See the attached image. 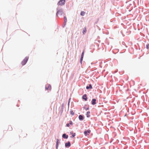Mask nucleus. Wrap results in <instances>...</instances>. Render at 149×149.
<instances>
[{"mask_svg":"<svg viewBox=\"0 0 149 149\" xmlns=\"http://www.w3.org/2000/svg\"><path fill=\"white\" fill-rule=\"evenodd\" d=\"M56 141V148L57 149L58 144L60 142L59 141V139H57Z\"/></svg>","mask_w":149,"mask_h":149,"instance_id":"obj_13","label":"nucleus"},{"mask_svg":"<svg viewBox=\"0 0 149 149\" xmlns=\"http://www.w3.org/2000/svg\"><path fill=\"white\" fill-rule=\"evenodd\" d=\"M91 132V130H88L87 131H85L84 133L85 136L89 135Z\"/></svg>","mask_w":149,"mask_h":149,"instance_id":"obj_3","label":"nucleus"},{"mask_svg":"<svg viewBox=\"0 0 149 149\" xmlns=\"http://www.w3.org/2000/svg\"><path fill=\"white\" fill-rule=\"evenodd\" d=\"M70 134H71L72 135V136L71 137L72 138L73 137H74L75 135V133H73L72 132H70Z\"/></svg>","mask_w":149,"mask_h":149,"instance_id":"obj_12","label":"nucleus"},{"mask_svg":"<svg viewBox=\"0 0 149 149\" xmlns=\"http://www.w3.org/2000/svg\"><path fill=\"white\" fill-rule=\"evenodd\" d=\"M69 124H70L71 125H72V124H73L72 122L71 121H70V123Z\"/></svg>","mask_w":149,"mask_h":149,"instance_id":"obj_22","label":"nucleus"},{"mask_svg":"<svg viewBox=\"0 0 149 149\" xmlns=\"http://www.w3.org/2000/svg\"><path fill=\"white\" fill-rule=\"evenodd\" d=\"M87 30H86V27H84V29L83 31H82V32L84 34L86 32Z\"/></svg>","mask_w":149,"mask_h":149,"instance_id":"obj_11","label":"nucleus"},{"mask_svg":"<svg viewBox=\"0 0 149 149\" xmlns=\"http://www.w3.org/2000/svg\"><path fill=\"white\" fill-rule=\"evenodd\" d=\"M62 137L64 138L67 139L68 137V136L66 135L65 134H64L62 135Z\"/></svg>","mask_w":149,"mask_h":149,"instance_id":"obj_10","label":"nucleus"},{"mask_svg":"<svg viewBox=\"0 0 149 149\" xmlns=\"http://www.w3.org/2000/svg\"><path fill=\"white\" fill-rule=\"evenodd\" d=\"M66 126L67 127H69L70 126V124L69 123L67 124H66Z\"/></svg>","mask_w":149,"mask_h":149,"instance_id":"obj_23","label":"nucleus"},{"mask_svg":"<svg viewBox=\"0 0 149 149\" xmlns=\"http://www.w3.org/2000/svg\"><path fill=\"white\" fill-rule=\"evenodd\" d=\"M90 113V112L89 111H87V117H88L90 116V115H89V114Z\"/></svg>","mask_w":149,"mask_h":149,"instance_id":"obj_18","label":"nucleus"},{"mask_svg":"<svg viewBox=\"0 0 149 149\" xmlns=\"http://www.w3.org/2000/svg\"><path fill=\"white\" fill-rule=\"evenodd\" d=\"M64 19L65 22H66L67 21L66 17H64Z\"/></svg>","mask_w":149,"mask_h":149,"instance_id":"obj_19","label":"nucleus"},{"mask_svg":"<svg viewBox=\"0 0 149 149\" xmlns=\"http://www.w3.org/2000/svg\"><path fill=\"white\" fill-rule=\"evenodd\" d=\"M70 113L72 115H74V112H73V111H70Z\"/></svg>","mask_w":149,"mask_h":149,"instance_id":"obj_21","label":"nucleus"},{"mask_svg":"<svg viewBox=\"0 0 149 149\" xmlns=\"http://www.w3.org/2000/svg\"><path fill=\"white\" fill-rule=\"evenodd\" d=\"M70 143L69 141H68L65 143V146L66 147H69L70 146Z\"/></svg>","mask_w":149,"mask_h":149,"instance_id":"obj_6","label":"nucleus"},{"mask_svg":"<svg viewBox=\"0 0 149 149\" xmlns=\"http://www.w3.org/2000/svg\"><path fill=\"white\" fill-rule=\"evenodd\" d=\"M85 14V12L84 11H81V15L82 16H84Z\"/></svg>","mask_w":149,"mask_h":149,"instance_id":"obj_17","label":"nucleus"},{"mask_svg":"<svg viewBox=\"0 0 149 149\" xmlns=\"http://www.w3.org/2000/svg\"><path fill=\"white\" fill-rule=\"evenodd\" d=\"M63 13V12L62 10H59L57 11V15H62Z\"/></svg>","mask_w":149,"mask_h":149,"instance_id":"obj_5","label":"nucleus"},{"mask_svg":"<svg viewBox=\"0 0 149 149\" xmlns=\"http://www.w3.org/2000/svg\"><path fill=\"white\" fill-rule=\"evenodd\" d=\"M82 98L85 101H86L87 100V97L86 94H84L82 97Z\"/></svg>","mask_w":149,"mask_h":149,"instance_id":"obj_8","label":"nucleus"},{"mask_svg":"<svg viewBox=\"0 0 149 149\" xmlns=\"http://www.w3.org/2000/svg\"><path fill=\"white\" fill-rule=\"evenodd\" d=\"M84 51L82 53L81 56V59H80V61L81 62H82V61L83 60V58L84 55Z\"/></svg>","mask_w":149,"mask_h":149,"instance_id":"obj_9","label":"nucleus"},{"mask_svg":"<svg viewBox=\"0 0 149 149\" xmlns=\"http://www.w3.org/2000/svg\"><path fill=\"white\" fill-rule=\"evenodd\" d=\"M65 0H61L58 2V4L62 6L65 4Z\"/></svg>","mask_w":149,"mask_h":149,"instance_id":"obj_4","label":"nucleus"},{"mask_svg":"<svg viewBox=\"0 0 149 149\" xmlns=\"http://www.w3.org/2000/svg\"><path fill=\"white\" fill-rule=\"evenodd\" d=\"M149 44H147L146 45V48L147 49H148V48H149Z\"/></svg>","mask_w":149,"mask_h":149,"instance_id":"obj_20","label":"nucleus"},{"mask_svg":"<svg viewBox=\"0 0 149 149\" xmlns=\"http://www.w3.org/2000/svg\"><path fill=\"white\" fill-rule=\"evenodd\" d=\"M92 87L91 84L89 85V86H87L86 87L87 89H88L89 88H92Z\"/></svg>","mask_w":149,"mask_h":149,"instance_id":"obj_16","label":"nucleus"},{"mask_svg":"<svg viewBox=\"0 0 149 149\" xmlns=\"http://www.w3.org/2000/svg\"><path fill=\"white\" fill-rule=\"evenodd\" d=\"M79 119L81 120H83L84 119L83 117L81 115H80L79 116Z\"/></svg>","mask_w":149,"mask_h":149,"instance_id":"obj_14","label":"nucleus"},{"mask_svg":"<svg viewBox=\"0 0 149 149\" xmlns=\"http://www.w3.org/2000/svg\"><path fill=\"white\" fill-rule=\"evenodd\" d=\"M52 87L50 85L47 84L46 85L45 89L47 90L50 91L51 90Z\"/></svg>","mask_w":149,"mask_h":149,"instance_id":"obj_2","label":"nucleus"},{"mask_svg":"<svg viewBox=\"0 0 149 149\" xmlns=\"http://www.w3.org/2000/svg\"><path fill=\"white\" fill-rule=\"evenodd\" d=\"M96 99H93L92 100V104L93 105H95L96 104Z\"/></svg>","mask_w":149,"mask_h":149,"instance_id":"obj_7","label":"nucleus"},{"mask_svg":"<svg viewBox=\"0 0 149 149\" xmlns=\"http://www.w3.org/2000/svg\"><path fill=\"white\" fill-rule=\"evenodd\" d=\"M28 59V57H26L22 61L21 64L22 65H24L26 64Z\"/></svg>","mask_w":149,"mask_h":149,"instance_id":"obj_1","label":"nucleus"},{"mask_svg":"<svg viewBox=\"0 0 149 149\" xmlns=\"http://www.w3.org/2000/svg\"><path fill=\"white\" fill-rule=\"evenodd\" d=\"M12 130V128L11 125H9L8 126V130L9 131H11Z\"/></svg>","mask_w":149,"mask_h":149,"instance_id":"obj_15","label":"nucleus"}]
</instances>
